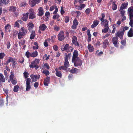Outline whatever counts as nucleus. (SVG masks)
<instances>
[{
    "mask_svg": "<svg viewBox=\"0 0 133 133\" xmlns=\"http://www.w3.org/2000/svg\"><path fill=\"white\" fill-rule=\"evenodd\" d=\"M18 33V39H21L23 38L26 35L28 31L24 27H21Z\"/></svg>",
    "mask_w": 133,
    "mask_h": 133,
    "instance_id": "nucleus-1",
    "label": "nucleus"
},
{
    "mask_svg": "<svg viewBox=\"0 0 133 133\" xmlns=\"http://www.w3.org/2000/svg\"><path fill=\"white\" fill-rule=\"evenodd\" d=\"M40 60L36 58L33 61L31 62L30 64L29 65V67L31 68H35L36 70H37L39 67L38 65L39 63Z\"/></svg>",
    "mask_w": 133,
    "mask_h": 133,
    "instance_id": "nucleus-2",
    "label": "nucleus"
},
{
    "mask_svg": "<svg viewBox=\"0 0 133 133\" xmlns=\"http://www.w3.org/2000/svg\"><path fill=\"white\" fill-rule=\"evenodd\" d=\"M72 61L75 66H80L82 65V61L79 57L75 59V60H72Z\"/></svg>",
    "mask_w": 133,
    "mask_h": 133,
    "instance_id": "nucleus-3",
    "label": "nucleus"
},
{
    "mask_svg": "<svg viewBox=\"0 0 133 133\" xmlns=\"http://www.w3.org/2000/svg\"><path fill=\"white\" fill-rule=\"evenodd\" d=\"M74 49V48L71 46H69L68 44H66L64 46L63 49H61L63 51H66L68 52H72Z\"/></svg>",
    "mask_w": 133,
    "mask_h": 133,
    "instance_id": "nucleus-4",
    "label": "nucleus"
},
{
    "mask_svg": "<svg viewBox=\"0 0 133 133\" xmlns=\"http://www.w3.org/2000/svg\"><path fill=\"white\" fill-rule=\"evenodd\" d=\"M31 82V78H27L26 79V91H28L30 90L31 88V86L30 85V83Z\"/></svg>",
    "mask_w": 133,
    "mask_h": 133,
    "instance_id": "nucleus-5",
    "label": "nucleus"
},
{
    "mask_svg": "<svg viewBox=\"0 0 133 133\" xmlns=\"http://www.w3.org/2000/svg\"><path fill=\"white\" fill-rule=\"evenodd\" d=\"M58 39L60 41L64 40L65 37L64 35V32L63 31H61L58 34Z\"/></svg>",
    "mask_w": 133,
    "mask_h": 133,
    "instance_id": "nucleus-6",
    "label": "nucleus"
},
{
    "mask_svg": "<svg viewBox=\"0 0 133 133\" xmlns=\"http://www.w3.org/2000/svg\"><path fill=\"white\" fill-rule=\"evenodd\" d=\"M8 58V62H12V65L13 67L14 68L15 67L17 63L16 62V61L17 60L15 58H13L12 57H9Z\"/></svg>",
    "mask_w": 133,
    "mask_h": 133,
    "instance_id": "nucleus-7",
    "label": "nucleus"
},
{
    "mask_svg": "<svg viewBox=\"0 0 133 133\" xmlns=\"http://www.w3.org/2000/svg\"><path fill=\"white\" fill-rule=\"evenodd\" d=\"M41 0H32L29 1V4L31 7L35 6L36 4L39 3Z\"/></svg>",
    "mask_w": 133,
    "mask_h": 133,
    "instance_id": "nucleus-8",
    "label": "nucleus"
},
{
    "mask_svg": "<svg viewBox=\"0 0 133 133\" xmlns=\"http://www.w3.org/2000/svg\"><path fill=\"white\" fill-rule=\"evenodd\" d=\"M77 37L75 36H74L72 37V42L76 46H79V43L77 41Z\"/></svg>",
    "mask_w": 133,
    "mask_h": 133,
    "instance_id": "nucleus-9",
    "label": "nucleus"
},
{
    "mask_svg": "<svg viewBox=\"0 0 133 133\" xmlns=\"http://www.w3.org/2000/svg\"><path fill=\"white\" fill-rule=\"evenodd\" d=\"M29 12V19H33L36 18V14L34 10H32L31 11L30 9Z\"/></svg>",
    "mask_w": 133,
    "mask_h": 133,
    "instance_id": "nucleus-10",
    "label": "nucleus"
},
{
    "mask_svg": "<svg viewBox=\"0 0 133 133\" xmlns=\"http://www.w3.org/2000/svg\"><path fill=\"white\" fill-rule=\"evenodd\" d=\"M30 77L32 81V82H35L37 81V79H39L40 77V75H34L32 74L30 76Z\"/></svg>",
    "mask_w": 133,
    "mask_h": 133,
    "instance_id": "nucleus-11",
    "label": "nucleus"
},
{
    "mask_svg": "<svg viewBox=\"0 0 133 133\" xmlns=\"http://www.w3.org/2000/svg\"><path fill=\"white\" fill-rule=\"evenodd\" d=\"M128 14L129 16V17H133V6H131L128 8Z\"/></svg>",
    "mask_w": 133,
    "mask_h": 133,
    "instance_id": "nucleus-12",
    "label": "nucleus"
},
{
    "mask_svg": "<svg viewBox=\"0 0 133 133\" xmlns=\"http://www.w3.org/2000/svg\"><path fill=\"white\" fill-rule=\"evenodd\" d=\"M78 22L76 18L74 20L73 22V25L71 26V28L73 29H76L77 28V26L78 25Z\"/></svg>",
    "mask_w": 133,
    "mask_h": 133,
    "instance_id": "nucleus-13",
    "label": "nucleus"
},
{
    "mask_svg": "<svg viewBox=\"0 0 133 133\" xmlns=\"http://www.w3.org/2000/svg\"><path fill=\"white\" fill-rule=\"evenodd\" d=\"M50 77L47 76L44 80V84L45 86H48V84L50 83Z\"/></svg>",
    "mask_w": 133,
    "mask_h": 133,
    "instance_id": "nucleus-14",
    "label": "nucleus"
},
{
    "mask_svg": "<svg viewBox=\"0 0 133 133\" xmlns=\"http://www.w3.org/2000/svg\"><path fill=\"white\" fill-rule=\"evenodd\" d=\"M124 34V33L122 31H118L117 32L116 35V36L117 37H119L120 39H122L123 38Z\"/></svg>",
    "mask_w": 133,
    "mask_h": 133,
    "instance_id": "nucleus-15",
    "label": "nucleus"
},
{
    "mask_svg": "<svg viewBox=\"0 0 133 133\" xmlns=\"http://www.w3.org/2000/svg\"><path fill=\"white\" fill-rule=\"evenodd\" d=\"M29 14L28 12L23 14V16L21 18L22 20L23 21H26L28 19Z\"/></svg>",
    "mask_w": 133,
    "mask_h": 133,
    "instance_id": "nucleus-16",
    "label": "nucleus"
},
{
    "mask_svg": "<svg viewBox=\"0 0 133 133\" xmlns=\"http://www.w3.org/2000/svg\"><path fill=\"white\" fill-rule=\"evenodd\" d=\"M78 51L76 50H75L73 52L72 60H75V59L79 58L78 57Z\"/></svg>",
    "mask_w": 133,
    "mask_h": 133,
    "instance_id": "nucleus-17",
    "label": "nucleus"
},
{
    "mask_svg": "<svg viewBox=\"0 0 133 133\" xmlns=\"http://www.w3.org/2000/svg\"><path fill=\"white\" fill-rule=\"evenodd\" d=\"M118 38L116 37H113L112 39V41L113 43V44L115 46L117 47V45L118 42Z\"/></svg>",
    "mask_w": 133,
    "mask_h": 133,
    "instance_id": "nucleus-18",
    "label": "nucleus"
},
{
    "mask_svg": "<svg viewBox=\"0 0 133 133\" xmlns=\"http://www.w3.org/2000/svg\"><path fill=\"white\" fill-rule=\"evenodd\" d=\"M111 1L112 2V9L113 10H116L117 8V6L116 4H115V2H116V1L115 0H114V1L113 0H111Z\"/></svg>",
    "mask_w": 133,
    "mask_h": 133,
    "instance_id": "nucleus-19",
    "label": "nucleus"
},
{
    "mask_svg": "<svg viewBox=\"0 0 133 133\" xmlns=\"http://www.w3.org/2000/svg\"><path fill=\"white\" fill-rule=\"evenodd\" d=\"M47 28L46 25L44 24H42L39 27V30L42 31H45Z\"/></svg>",
    "mask_w": 133,
    "mask_h": 133,
    "instance_id": "nucleus-20",
    "label": "nucleus"
},
{
    "mask_svg": "<svg viewBox=\"0 0 133 133\" xmlns=\"http://www.w3.org/2000/svg\"><path fill=\"white\" fill-rule=\"evenodd\" d=\"M38 15L42 16L44 14V11L43 8L42 7H40L38 9Z\"/></svg>",
    "mask_w": 133,
    "mask_h": 133,
    "instance_id": "nucleus-21",
    "label": "nucleus"
},
{
    "mask_svg": "<svg viewBox=\"0 0 133 133\" xmlns=\"http://www.w3.org/2000/svg\"><path fill=\"white\" fill-rule=\"evenodd\" d=\"M99 21L97 20H94L93 22V24L91 25V26L92 28L96 27L99 24Z\"/></svg>",
    "mask_w": 133,
    "mask_h": 133,
    "instance_id": "nucleus-22",
    "label": "nucleus"
},
{
    "mask_svg": "<svg viewBox=\"0 0 133 133\" xmlns=\"http://www.w3.org/2000/svg\"><path fill=\"white\" fill-rule=\"evenodd\" d=\"M9 2L7 0H0V6L6 5Z\"/></svg>",
    "mask_w": 133,
    "mask_h": 133,
    "instance_id": "nucleus-23",
    "label": "nucleus"
},
{
    "mask_svg": "<svg viewBox=\"0 0 133 133\" xmlns=\"http://www.w3.org/2000/svg\"><path fill=\"white\" fill-rule=\"evenodd\" d=\"M5 78L4 77L3 75L2 74H0V81L3 83H4L5 82Z\"/></svg>",
    "mask_w": 133,
    "mask_h": 133,
    "instance_id": "nucleus-24",
    "label": "nucleus"
},
{
    "mask_svg": "<svg viewBox=\"0 0 133 133\" xmlns=\"http://www.w3.org/2000/svg\"><path fill=\"white\" fill-rule=\"evenodd\" d=\"M38 55V53L36 50L31 53L30 57H36Z\"/></svg>",
    "mask_w": 133,
    "mask_h": 133,
    "instance_id": "nucleus-25",
    "label": "nucleus"
},
{
    "mask_svg": "<svg viewBox=\"0 0 133 133\" xmlns=\"http://www.w3.org/2000/svg\"><path fill=\"white\" fill-rule=\"evenodd\" d=\"M128 5V3H124L122 4V5L121 6L120 8V10H122L125 9L127 7Z\"/></svg>",
    "mask_w": 133,
    "mask_h": 133,
    "instance_id": "nucleus-26",
    "label": "nucleus"
},
{
    "mask_svg": "<svg viewBox=\"0 0 133 133\" xmlns=\"http://www.w3.org/2000/svg\"><path fill=\"white\" fill-rule=\"evenodd\" d=\"M9 11L15 12L16 10V8L13 6H11L9 7Z\"/></svg>",
    "mask_w": 133,
    "mask_h": 133,
    "instance_id": "nucleus-27",
    "label": "nucleus"
},
{
    "mask_svg": "<svg viewBox=\"0 0 133 133\" xmlns=\"http://www.w3.org/2000/svg\"><path fill=\"white\" fill-rule=\"evenodd\" d=\"M109 43L108 41V39H106L104 40L103 42V47L104 48H106L107 47V45Z\"/></svg>",
    "mask_w": 133,
    "mask_h": 133,
    "instance_id": "nucleus-28",
    "label": "nucleus"
},
{
    "mask_svg": "<svg viewBox=\"0 0 133 133\" xmlns=\"http://www.w3.org/2000/svg\"><path fill=\"white\" fill-rule=\"evenodd\" d=\"M88 47L90 52H92L94 50V48L92 46L91 44H89L88 45Z\"/></svg>",
    "mask_w": 133,
    "mask_h": 133,
    "instance_id": "nucleus-29",
    "label": "nucleus"
},
{
    "mask_svg": "<svg viewBox=\"0 0 133 133\" xmlns=\"http://www.w3.org/2000/svg\"><path fill=\"white\" fill-rule=\"evenodd\" d=\"M35 31H32L30 35V39H32L34 38L35 36Z\"/></svg>",
    "mask_w": 133,
    "mask_h": 133,
    "instance_id": "nucleus-30",
    "label": "nucleus"
},
{
    "mask_svg": "<svg viewBox=\"0 0 133 133\" xmlns=\"http://www.w3.org/2000/svg\"><path fill=\"white\" fill-rule=\"evenodd\" d=\"M104 24V27H107L108 26V21L107 19H105V21L103 22Z\"/></svg>",
    "mask_w": 133,
    "mask_h": 133,
    "instance_id": "nucleus-31",
    "label": "nucleus"
},
{
    "mask_svg": "<svg viewBox=\"0 0 133 133\" xmlns=\"http://www.w3.org/2000/svg\"><path fill=\"white\" fill-rule=\"evenodd\" d=\"M133 17H129L130 21L129 23V25L132 28L133 27Z\"/></svg>",
    "mask_w": 133,
    "mask_h": 133,
    "instance_id": "nucleus-32",
    "label": "nucleus"
},
{
    "mask_svg": "<svg viewBox=\"0 0 133 133\" xmlns=\"http://www.w3.org/2000/svg\"><path fill=\"white\" fill-rule=\"evenodd\" d=\"M116 26L118 27L117 26V25L116 24H113L112 26V28H113V30L112 31V34H114L115 33V30L116 29Z\"/></svg>",
    "mask_w": 133,
    "mask_h": 133,
    "instance_id": "nucleus-33",
    "label": "nucleus"
},
{
    "mask_svg": "<svg viewBox=\"0 0 133 133\" xmlns=\"http://www.w3.org/2000/svg\"><path fill=\"white\" fill-rule=\"evenodd\" d=\"M10 81H11L12 83L14 85L16 84L17 83V80L16 78H15L12 80H11Z\"/></svg>",
    "mask_w": 133,
    "mask_h": 133,
    "instance_id": "nucleus-34",
    "label": "nucleus"
},
{
    "mask_svg": "<svg viewBox=\"0 0 133 133\" xmlns=\"http://www.w3.org/2000/svg\"><path fill=\"white\" fill-rule=\"evenodd\" d=\"M78 69L76 68H74V69L70 70L69 71L72 73H76L78 70Z\"/></svg>",
    "mask_w": 133,
    "mask_h": 133,
    "instance_id": "nucleus-35",
    "label": "nucleus"
},
{
    "mask_svg": "<svg viewBox=\"0 0 133 133\" xmlns=\"http://www.w3.org/2000/svg\"><path fill=\"white\" fill-rule=\"evenodd\" d=\"M105 28L103 29L102 32L103 33H106L107 32L109 29V27H105Z\"/></svg>",
    "mask_w": 133,
    "mask_h": 133,
    "instance_id": "nucleus-36",
    "label": "nucleus"
},
{
    "mask_svg": "<svg viewBox=\"0 0 133 133\" xmlns=\"http://www.w3.org/2000/svg\"><path fill=\"white\" fill-rule=\"evenodd\" d=\"M67 68L64 65L60 66L58 68V69L60 70L62 69L65 70Z\"/></svg>",
    "mask_w": 133,
    "mask_h": 133,
    "instance_id": "nucleus-37",
    "label": "nucleus"
},
{
    "mask_svg": "<svg viewBox=\"0 0 133 133\" xmlns=\"http://www.w3.org/2000/svg\"><path fill=\"white\" fill-rule=\"evenodd\" d=\"M19 86L18 85L15 86L14 88L13 91L14 92H17L18 90Z\"/></svg>",
    "mask_w": 133,
    "mask_h": 133,
    "instance_id": "nucleus-38",
    "label": "nucleus"
},
{
    "mask_svg": "<svg viewBox=\"0 0 133 133\" xmlns=\"http://www.w3.org/2000/svg\"><path fill=\"white\" fill-rule=\"evenodd\" d=\"M56 75L58 77L60 78H61L62 77V75L61 72L59 71L57 72H56L55 73Z\"/></svg>",
    "mask_w": 133,
    "mask_h": 133,
    "instance_id": "nucleus-39",
    "label": "nucleus"
},
{
    "mask_svg": "<svg viewBox=\"0 0 133 133\" xmlns=\"http://www.w3.org/2000/svg\"><path fill=\"white\" fill-rule=\"evenodd\" d=\"M64 65L67 68L69 66V64L68 60L65 61Z\"/></svg>",
    "mask_w": 133,
    "mask_h": 133,
    "instance_id": "nucleus-40",
    "label": "nucleus"
},
{
    "mask_svg": "<svg viewBox=\"0 0 133 133\" xmlns=\"http://www.w3.org/2000/svg\"><path fill=\"white\" fill-rule=\"evenodd\" d=\"M127 35L129 37H132L133 36V32L128 31V32Z\"/></svg>",
    "mask_w": 133,
    "mask_h": 133,
    "instance_id": "nucleus-41",
    "label": "nucleus"
},
{
    "mask_svg": "<svg viewBox=\"0 0 133 133\" xmlns=\"http://www.w3.org/2000/svg\"><path fill=\"white\" fill-rule=\"evenodd\" d=\"M65 22V23L68 22L69 21V16H66L64 18Z\"/></svg>",
    "mask_w": 133,
    "mask_h": 133,
    "instance_id": "nucleus-42",
    "label": "nucleus"
},
{
    "mask_svg": "<svg viewBox=\"0 0 133 133\" xmlns=\"http://www.w3.org/2000/svg\"><path fill=\"white\" fill-rule=\"evenodd\" d=\"M24 76L25 78H27L28 77V76L29 75V73L26 72L25 71L23 73Z\"/></svg>",
    "mask_w": 133,
    "mask_h": 133,
    "instance_id": "nucleus-43",
    "label": "nucleus"
},
{
    "mask_svg": "<svg viewBox=\"0 0 133 133\" xmlns=\"http://www.w3.org/2000/svg\"><path fill=\"white\" fill-rule=\"evenodd\" d=\"M27 3L25 1H24L20 4L21 6H25L26 5Z\"/></svg>",
    "mask_w": 133,
    "mask_h": 133,
    "instance_id": "nucleus-44",
    "label": "nucleus"
},
{
    "mask_svg": "<svg viewBox=\"0 0 133 133\" xmlns=\"http://www.w3.org/2000/svg\"><path fill=\"white\" fill-rule=\"evenodd\" d=\"M91 9L89 8H87L85 10V12L87 15H89L91 11Z\"/></svg>",
    "mask_w": 133,
    "mask_h": 133,
    "instance_id": "nucleus-45",
    "label": "nucleus"
},
{
    "mask_svg": "<svg viewBox=\"0 0 133 133\" xmlns=\"http://www.w3.org/2000/svg\"><path fill=\"white\" fill-rule=\"evenodd\" d=\"M43 72L45 74L46 76H48L50 74L49 71L47 70H44L43 71Z\"/></svg>",
    "mask_w": 133,
    "mask_h": 133,
    "instance_id": "nucleus-46",
    "label": "nucleus"
},
{
    "mask_svg": "<svg viewBox=\"0 0 133 133\" xmlns=\"http://www.w3.org/2000/svg\"><path fill=\"white\" fill-rule=\"evenodd\" d=\"M4 75L5 77V78H6V80H7L8 78V74L7 71L6 70H4Z\"/></svg>",
    "mask_w": 133,
    "mask_h": 133,
    "instance_id": "nucleus-47",
    "label": "nucleus"
},
{
    "mask_svg": "<svg viewBox=\"0 0 133 133\" xmlns=\"http://www.w3.org/2000/svg\"><path fill=\"white\" fill-rule=\"evenodd\" d=\"M31 53L28 51H26V52L25 55L28 58H29L30 57Z\"/></svg>",
    "mask_w": 133,
    "mask_h": 133,
    "instance_id": "nucleus-48",
    "label": "nucleus"
},
{
    "mask_svg": "<svg viewBox=\"0 0 133 133\" xmlns=\"http://www.w3.org/2000/svg\"><path fill=\"white\" fill-rule=\"evenodd\" d=\"M50 39H47L46 40H45V42H44V45L45 47H47L48 46V44L47 41L50 40Z\"/></svg>",
    "mask_w": 133,
    "mask_h": 133,
    "instance_id": "nucleus-49",
    "label": "nucleus"
},
{
    "mask_svg": "<svg viewBox=\"0 0 133 133\" xmlns=\"http://www.w3.org/2000/svg\"><path fill=\"white\" fill-rule=\"evenodd\" d=\"M14 75H11L9 77V79L8 80V82H10V81L11 80H12V79H14Z\"/></svg>",
    "mask_w": 133,
    "mask_h": 133,
    "instance_id": "nucleus-50",
    "label": "nucleus"
},
{
    "mask_svg": "<svg viewBox=\"0 0 133 133\" xmlns=\"http://www.w3.org/2000/svg\"><path fill=\"white\" fill-rule=\"evenodd\" d=\"M11 27V26L9 24H7L6 25L5 27V31H6L7 30L9 29V28Z\"/></svg>",
    "mask_w": 133,
    "mask_h": 133,
    "instance_id": "nucleus-51",
    "label": "nucleus"
},
{
    "mask_svg": "<svg viewBox=\"0 0 133 133\" xmlns=\"http://www.w3.org/2000/svg\"><path fill=\"white\" fill-rule=\"evenodd\" d=\"M59 17V16L58 14L55 15L53 16V18L54 19H56V18L58 19Z\"/></svg>",
    "mask_w": 133,
    "mask_h": 133,
    "instance_id": "nucleus-52",
    "label": "nucleus"
},
{
    "mask_svg": "<svg viewBox=\"0 0 133 133\" xmlns=\"http://www.w3.org/2000/svg\"><path fill=\"white\" fill-rule=\"evenodd\" d=\"M24 58L23 57L20 58L18 60L19 62L21 63H23L24 62Z\"/></svg>",
    "mask_w": 133,
    "mask_h": 133,
    "instance_id": "nucleus-53",
    "label": "nucleus"
},
{
    "mask_svg": "<svg viewBox=\"0 0 133 133\" xmlns=\"http://www.w3.org/2000/svg\"><path fill=\"white\" fill-rule=\"evenodd\" d=\"M87 35H88L89 38H91V35L90 34V31L88 29L87 33Z\"/></svg>",
    "mask_w": 133,
    "mask_h": 133,
    "instance_id": "nucleus-54",
    "label": "nucleus"
},
{
    "mask_svg": "<svg viewBox=\"0 0 133 133\" xmlns=\"http://www.w3.org/2000/svg\"><path fill=\"white\" fill-rule=\"evenodd\" d=\"M64 56L65 60H68V59H69L70 58L69 57H68V55H67V54L66 53H65Z\"/></svg>",
    "mask_w": 133,
    "mask_h": 133,
    "instance_id": "nucleus-55",
    "label": "nucleus"
},
{
    "mask_svg": "<svg viewBox=\"0 0 133 133\" xmlns=\"http://www.w3.org/2000/svg\"><path fill=\"white\" fill-rule=\"evenodd\" d=\"M14 27H17V28H19V24L17 21L15 22V24H14Z\"/></svg>",
    "mask_w": 133,
    "mask_h": 133,
    "instance_id": "nucleus-56",
    "label": "nucleus"
},
{
    "mask_svg": "<svg viewBox=\"0 0 133 133\" xmlns=\"http://www.w3.org/2000/svg\"><path fill=\"white\" fill-rule=\"evenodd\" d=\"M21 41H22V42H19V45H20V44H21L22 45H24L25 42V40L23 39V40H22Z\"/></svg>",
    "mask_w": 133,
    "mask_h": 133,
    "instance_id": "nucleus-57",
    "label": "nucleus"
},
{
    "mask_svg": "<svg viewBox=\"0 0 133 133\" xmlns=\"http://www.w3.org/2000/svg\"><path fill=\"white\" fill-rule=\"evenodd\" d=\"M3 90L4 92L7 95L8 94V92H9V90L8 89H5V88H3Z\"/></svg>",
    "mask_w": 133,
    "mask_h": 133,
    "instance_id": "nucleus-58",
    "label": "nucleus"
},
{
    "mask_svg": "<svg viewBox=\"0 0 133 133\" xmlns=\"http://www.w3.org/2000/svg\"><path fill=\"white\" fill-rule=\"evenodd\" d=\"M5 56V54L4 53H0V59H2Z\"/></svg>",
    "mask_w": 133,
    "mask_h": 133,
    "instance_id": "nucleus-59",
    "label": "nucleus"
},
{
    "mask_svg": "<svg viewBox=\"0 0 133 133\" xmlns=\"http://www.w3.org/2000/svg\"><path fill=\"white\" fill-rule=\"evenodd\" d=\"M29 28H32L34 26V24L32 23H29L28 24Z\"/></svg>",
    "mask_w": 133,
    "mask_h": 133,
    "instance_id": "nucleus-60",
    "label": "nucleus"
},
{
    "mask_svg": "<svg viewBox=\"0 0 133 133\" xmlns=\"http://www.w3.org/2000/svg\"><path fill=\"white\" fill-rule=\"evenodd\" d=\"M65 12V11L63 9V7H61V15H63Z\"/></svg>",
    "mask_w": 133,
    "mask_h": 133,
    "instance_id": "nucleus-61",
    "label": "nucleus"
},
{
    "mask_svg": "<svg viewBox=\"0 0 133 133\" xmlns=\"http://www.w3.org/2000/svg\"><path fill=\"white\" fill-rule=\"evenodd\" d=\"M125 13V11L124 10H122L120 12L121 15L123 16Z\"/></svg>",
    "mask_w": 133,
    "mask_h": 133,
    "instance_id": "nucleus-62",
    "label": "nucleus"
},
{
    "mask_svg": "<svg viewBox=\"0 0 133 133\" xmlns=\"http://www.w3.org/2000/svg\"><path fill=\"white\" fill-rule=\"evenodd\" d=\"M121 44L123 45H125L126 43V42L125 40H122L121 42Z\"/></svg>",
    "mask_w": 133,
    "mask_h": 133,
    "instance_id": "nucleus-63",
    "label": "nucleus"
},
{
    "mask_svg": "<svg viewBox=\"0 0 133 133\" xmlns=\"http://www.w3.org/2000/svg\"><path fill=\"white\" fill-rule=\"evenodd\" d=\"M53 48L54 50L55 51H57L58 49V47L56 45L53 46Z\"/></svg>",
    "mask_w": 133,
    "mask_h": 133,
    "instance_id": "nucleus-64",
    "label": "nucleus"
}]
</instances>
